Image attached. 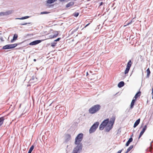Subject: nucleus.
I'll return each mask as SVG.
<instances>
[{"label":"nucleus","mask_w":153,"mask_h":153,"mask_svg":"<svg viewBox=\"0 0 153 153\" xmlns=\"http://www.w3.org/2000/svg\"><path fill=\"white\" fill-rule=\"evenodd\" d=\"M83 137V134L82 133L78 134L75 140L74 144L76 146L74 148L72 153L80 152L82 150L83 145L81 143Z\"/></svg>","instance_id":"f257e3e1"},{"label":"nucleus","mask_w":153,"mask_h":153,"mask_svg":"<svg viewBox=\"0 0 153 153\" xmlns=\"http://www.w3.org/2000/svg\"><path fill=\"white\" fill-rule=\"evenodd\" d=\"M101 108V106L99 104L94 105L89 109V112L91 114H94L98 112L100 109Z\"/></svg>","instance_id":"f03ea898"},{"label":"nucleus","mask_w":153,"mask_h":153,"mask_svg":"<svg viewBox=\"0 0 153 153\" xmlns=\"http://www.w3.org/2000/svg\"><path fill=\"white\" fill-rule=\"evenodd\" d=\"M99 124V122L95 123L90 128L89 130V133L91 134L94 132L98 128Z\"/></svg>","instance_id":"7ed1b4c3"},{"label":"nucleus","mask_w":153,"mask_h":153,"mask_svg":"<svg viewBox=\"0 0 153 153\" xmlns=\"http://www.w3.org/2000/svg\"><path fill=\"white\" fill-rule=\"evenodd\" d=\"M20 43H18L13 44H9L6 45L3 47L2 49H12L16 47L18 45H19Z\"/></svg>","instance_id":"20e7f679"},{"label":"nucleus","mask_w":153,"mask_h":153,"mask_svg":"<svg viewBox=\"0 0 153 153\" xmlns=\"http://www.w3.org/2000/svg\"><path fill=\"white\" fill-rule=\"evenodd\" d=\"M42 40H36L30 42L29 44V45H35L40 43L42 42Z\"/></svg>","instance_id":"39448f33"},{"label":"nucleus","mask_w":153,"mask_h":153,"mask_svg":"<svg viewBox=\"0 0 153 153\" xmlns=\"http://www.w3.org/2000/svg\"><path fill=\"white\" fill-rule=\"evenodd\" d=\"M115 120V117L113 116L109 120L108 124L113 126Z\"/></svg>","instance_id":"423d86ee"},{"label":"nucleus","mask_w":153,"mask_h":153,"mask_svg":"<svg viewBox=\"0 0 153 153\" xmlns=\"http://www.w3.org/2000/svg\"><path fill=\"white\" fill-rule=\"evenodd\" d=\"M113 127V126L111 125H110L108 123L107 125L106 126V127L105 128V131L107 132L109 131H110L112 128Z\"/></svg>","instance_id":"0eeeda50"},{"label":"nucleus","mask_w":153,"mask_h":153,"mask_svg":"<svg viewBox=\"0 0 153 153\" xmlns=\"http://www.w3.org/2000/svg\"><path fill=\"white\" fill-rule=\"evenodd\" d=\"M147 127L146 125H145L144 126V127H143V128L142 129V130L140 132V135H139V137H138V139H139L143 135V134H144V133L145 132V131Z\"/></svg>","instance_id":"6e6552de"},{"label":"nucleus","mask_w":153,"mask_h":153,"mask_svg":"<svg viewBox=\"0 0 153 153\" xmlns=\"http://www.w3.org/2000/svg\"><path fill=\"white\" fill-rule=\"evenodd\" d=\"M71 139V135L68 134H67L65 136V142L67 143Z\"/></svg>","instance_id":"1a4fd4ad"},{"label":"nucleus","mask_w":153,"mask_h":153,"mask_svg":"<svg viewBox=\"0 0 153 153\" xmlns=\"http://www.w3.org/2000/svg\"><path fill=\"white\" fill-rule=\"evenodd\" d=\"M109 122V119L107 118L104 120L102 123L104 125L105 127H106L108 124Z\"/></svg>","instance_id":"9d476101"},{"label":"nucleus","mask_w":153,"mask_h":153,"mask_svg":"<svg viewBox=\"0 0 153 153\" xmlns=\"http://www.w3.org/2000/svg\"><path fill=\"white\" fill-rule=\"evenodd\" d=\"M37 80V78L35 76H33L30 80V82L31 83H33L36 82Z\"/></svg>","instance_id":"9b49d317"},{"label":"nucleus","mask_w":153,"mask_h":153,"mask_svg":"<svg viewBox=\"0 0 153 153\" xmlns=\"http://www.w3.org/2000/svg\"><path fill=\"white\" fill-rule=\"evenodd\" d=\"M133 140V138H132V137H130L129 139L128 140V141H127L126 143V144H125L126 146H128L129 145L130 143Z\"/></svg>","instance_id":"f8f14e48"},{"label":"nucleus","mask_w":153,"mask_h":153,"mask_svg":"<svg viewBox=\"0 0 153 153\" xmlns=\"http://www.w3.org/2000/svg\"><path fill=\"white\" fill-rule=\"evenodd\" d=\"M140 119L139 118L138 119H137L134 123L133 127L134 128H135L139 124V123H140Z\"/></svg>","instance_id":"ddd939ff"},{"label":"nucleus","mask_w":153,"mask_h":153,"mask_svg":"<svg viewBox=\"0 0 153 153\" xmlns=\"http://www.w3.org/2000/svg\"><path fill=\"white\" fill-rule=\"evenodd\" d=\"M18 37V35L16 34H15L13 37V39L11 40V42H13L14 41L16 40Z\"/></svg>","instance_id":"4468645a"},{"label":"nucleus","mask_w":153,"mask_h":153,"mask_svg":"<svg viewBox=\"0 0 153 153\" xmlns=\"http://www.w3.org/2000/svg\"><path fill=\"white\" fill-rule=\"evenodd\" d=\"M124 85V82L123 81H121L118 83L117 86L119 88H121Z\"/></svg>","instance_id":"2eb2a0df"},{"label":"nucleus","mask_w":153,"mask_h":153,"mask_svg":"<svg viewBox=\"0 0 153 153\" xmlns=\"http://www.w3.org/2000/svg\"><path fill=\"white\" fill-rule=\"evenodd\" d=\"M135 101H136L135 99H133L132 100V101L131 103V105H130V108L131 109H132L133 108Z\"/></svg>","instance_id":"dca6fc26"},{"label":"nucleus","mask_w":153,"mask_h":153,"mask_svg":"<svg viewBox=\"0 0 153 153\" xmlns=\"http://www.w3.org/2000/svg\"><path fill=\"white\" fill-rule=\"evenodd\" d=\"M74 2H73V1L70 2L66 4V7L67 8L73 5H74Z\"/></svg>","instance_id":"f3484780"},{"label":"nucleus","mask_w":153,"mask_h":153,"mask_svg":"<svg viewBox=\"0 0 153 153\" xmlns=\"http://www.w3.org/2000/svg\"><path fill=\"white\" fill-rule=\"evenodd\" d=\"M141 92L140 91H139L137 92L135 95L134 98H135V99H136L138 97L140 96L141 94Z\"/></svg>","instance_id":"a211bd4d"},{"label":"nucleus","mask_w":153,"mask_h":153,"mask_svg":"<svg viewBox=\"0 0 153 153\" xmlns=\"http://www.w3.org/2000/svg\"><path fill=\"white\" fill-rule=\"evenodd\" d=\"M132 65V62L131 60H129L127 63L126 67L130 68Z\"/></svg>","instance_id":"6ab92c4d"},{"label":"nucleus","mask_w":153,"mask_h":153,"mask_svg":"<svg viewBox=\"0 0 153 153\" xmlns=\"http://www.w3.org/2000/svg\"><path fill=\"white\" fill-rule=\"evenodd\" d=\"M12 10H8L5 12H4V15L5 16H7L11 14L12 13Z\"/></svg>","instance_id":"aec40b11"},{"label":"nucleus","mask_w":153,"mask_h":153,"mask_svg":"<svg viewBox=\"0 0 153 153\" xmlns=\"http://www.w3.org/2000/svg\"><path fill=\"white\" fill-rule=\"evenodd\" d=\"M4 120V117H0V126L3 124Z\"/></svg>","instance_id":"412c9836"},{"label":"nucleus","mask_w":153,"mask_h":153,"mask_svg":"<svg viewBox=\"0 0 153 153\" xmlns=\"http://www.w3.org/2000/svg\"><path fill=\"white\" fill-rule=\"evenodd\" d=\"M146 71L147 72V74L146 75V78H149V77L150 74L151 73V72L150 71L149 68H148L147 70Z\"/></svg>","instance_id":"4be33fe9"},{"label":"nucleus","mask_w":153,"mask_h":153,"mask_svg":"<svg viewBox=\"0 0 153 153\" xmlns=\"http://www.w3.org/2000/svg\"><path fill=\"white\" fill-rule=\"evenodd\" d=\"M29 17H30V16H23V17H22L21 18H16V19H20V20H22V19H26L28 18Z\"/></svg>","instance_id":"5701e85b"},{"label":"nucleus","mask_w":153,"mask_h":153,"mask_svg":"<svg viewBox=\"0 0 153 153\" xmlns=\"http://www.w3.org/2000/svg\"><path fill=\"white\" fill-rule=\"evenodd\" d=\"M133 146L131 145L127 149L126 151L125 152V153H128L129 151H130L133 148Z\"/></svg>","instance_id":"b1692460"},{"label":"nucleus","mask_w":153,"mask_h":153,"mask_svg":"<svg viewBox=\"0 0 153 153\" xmlns=\"http://www.w3.org/2000/svg\"><path fill=\"white\" fill-rule=\"evenodd\" d=\"M105 127V126L101 123L100 125L99 129L100 130H102Z\"/></svg>","instance_id":"393cba45"},{"label":"nucleus","mask_w":153,"mask_h":153,"mask_svg":"<svg viewBox=\"0 0 153 153\" xmlns=\"http://www.w3.org/2000/svg\"><path fill=\"white\" fill-rule=\"evenodd\" d=\"M34 148V146L33 145H32L30 148L28 153H31V152Z\"/></svg>","instance_id":"a878e982"},{"label":"nucleus","mask_w":153,"mask_h":153,"mask_svg":"<svg viewBox=\"0 0 153 153\" xmlns=\"http://www.w3.org/2000/svg\"><path fill=\"white\" fill-rule=\"evenodd\" d=\"M57 0H48L47 1V2L48 4H50L54 3Z\"/></svg>","instance_id":"bb28decb"},{"label":"nucleus","mask_w":153,"mask_h":153,"mask_svg":"<svg viewBox=\"0 0 153 153\" xmlns=\"http://www.w3.org/2000/svg\"><path fill=\"white\" fill-rule=\"evenodd\" d=\"M130 68L126 67L124 72L125 74H128L130 70Z\"/></svg>","instance_id":"cd10ccee"},{"label":"nucleus","mask_w":153,"mask_h":153,"mask_svg":"<svg viewBox=\"0 0 153 153\" xmlns=\"http://www.w3.org/2000/svg\"><path fill=\"white\" fill-rule=\"evenodd\" d=\"M55 32V33L53 35V38L56 37L58 35V33L57 31H56Z\"/></svg>","instance_id":"c85d7f7f"},{"label":"nucleus","mask_w":153,"mask_h":153,"mask_svg":"<svg viewBox=\"0 0 153 153\" xmlns=\"http://www.w3.org/2000/svg\"><path fill=\"white\" fill-rule=\"evenodd\" d=\"M57 44L56 42H54V41L51 43V46L52 47H55L56 44Z\"/></svg>","instance_id":"c756f323"},{"label":"nucleus","mask_w":153,"mask_h":153,"mask_svg":"<svg viewBox=\"0 0 153 153\" xmlns=\"http://www.w3.org/2000/svg\"><path fill=\"white\" fill-rule=\"evenodd\" d=\"M32 23L31 22H28V23H21L20 24V25H27V24H31Z\"/></svg>","instance_id":"7c9ffc66"},{"label":"nucleus","mask_w":153,"mask_h":153,"mask_svg":"<svg viewBox=\"0 0 153 153\" xmlns=\"http://www.w3.org/2000/svg\"><path fill=\"white\" fill-rule=\"evenodd\" d=\"M79 13L75 12L73 14V15L74 16L76 17H77L79 16Z\"/></svg>","instance_id":"2f4dec72"},{"label":"nucleus","mask_w":153,"mask_h":153,"mask_svg":"<svg viewBox=\"0 0 153 153\" xmlns=\"http://www.w3.org/2000/svg\"><path fill=\"white\" fill-rule=\"evenodd\" d=\"M49 12L47 11H43L41 12L40 14H46L49 13Z\"/></svg>","instance_id":"473e14b6"},{"label":"nucleus","mask_w":153,"mask_h":153,"mask_svg":"<svg viewBox=\"0 0 153 153\" xmlns=\"http://www.w3.org/2000/svg\"><path fill=\"white\" fill-rule=\"evenodd\" d=\"M61 39V38H58L57 39H56L54 40V41L55 42H56L59 41L60 40V39Z\"/></svg>","instance_id":"72a5a7b5"},{"label":"nucleus","mask_w":153,"mask_h":153,"mask_svg":"<svg viewBox=\"0 0 153 153\" xmlns=\"http://www.w3.org/2000/svg\"><path fill=\"white\" fill-rule=\"evenodd\" d=\"M78 29H79V27H76V29H74L73 30V32L75 33V32H76V31H77L78 30Z\"/></svg>","instance_id":"f704fd0d"},{"label":"nucleus","mask_w":153,"mask_h":153,"mask_svg":"<svg viewBox=\"0 0 153 153\" xmlns=\"http://www.w3.org/2000/svg\"><path fill=\"white\" fill-rule=\"evenodd\" d=\"M132 21H131V22H129L126 25H125L124 26H127V25H130V24H131L132 23Z\"/></svg>","instance_id":"c9c22d12"},{"label":"nucleus","mask_w":153,"mask_h":153,"mask_svg":"<svg viewBox=\"0 0 153 153\" xmlns=\"http://www.w3.org/2000/svg\"><path fill=\"white\" fill-rule=\"evenodd\" d=\"M4 12L0 13V16H4Z\"/></svg>","instance_id":"e433bc0d"},{"label":"nucleus","mask_w":153,"mask_h":153,"mask_svg":"<svg viewBox=\"0 0 153 153\" xmlns=\"http://www.w3.org/2000/svg\"><path fill=\"white\" fill-rule=\"evenodd\" d=\"M53 35H50L49 36V37H50V38L51 39H52V38H53Z\"/></svg>","instance_id":"4c0bfd02"},{"label":"nucleus","mask_w":153,"mask_h":153,"mask_svg":"<svg viewBox=\"0 0 153 153\" xmlns=\"http://www.w3.org/2000/svg\"><path fill=\"white\" fill-rule=\"evenodd\" d=\"M103 2H101L100 3V5L99 6H101L103 4Z\"/></svg>","instance_id":"58836bf2"},{"label":"nucleus","mask_w":153,"mask_h":153,"mask_svg":"<svg viewBox=\"0 0 153 153\" xmlns=\"http://www.w3.org/2000/svg\"><path fill=\"white\" fill-rule=\"evenodd\" d=\"M90 24V23H88V24H87L84 27H87V26H88L89 25V24Z\"/></svg>","instance_id":"ea45409f"},{"label":"nucleus","mask_w":153,"mask_h":153,"mask_svg":"<svg viewBox=\"0 0 153 153\" xmlns=\"http://www.w3.org/2000/svg\"><path fill=\"white\" fill-rule=\"evenodd\" d=\"M0 39L2 41H3V38L2 37L0 38Z\"/></svg>","instance_id":"a19ab883"},{"label":"nucleus","mask_w":153,"mask_h":153,"mask_svg":"<svg viewBox=\"0 0 153 153\" xmlns=\"http://www.w3.org/2000/svg\"><path fill=\"white\" fill-rule=\"evenodd\" d=\"M88 72H87L86 73V76H88Z\"/></svg>","instance_id":"79ce46f5"},{"label":"nucleus","mask_w":153,"mask_h":153,"mask_svg":"<svg viewBox=\"0 0 153 153\" xmlns=\"http://www.w3.org/2000/svg\"><path fill=\"white\" fill-rule=\"evenodd\" d=\"M74 32H73V31H72L71 32V34H73Z\"/></svg>","instance_id":"37998d69"},{"label":"nucleus","mask_w":153,"mask_h":153,"mask_svg":"<svg viewBox=\"0 0 153 153\" xmlns=\"http://www.w3.org/2000/svg\"><path fill=\"white\" fill-rule=\"evenodd\" d=\"M36 59H33V61H34V62H36Z\"/></svg>","instance_id":"c03bdc74"},{"label":"nucleus","mask_w":153,"mask_h":153,"mask_svg":"<svg viewBox=\"0 0 153 153\" xmlns=\"http://www.w3.org/2000/svg\"><path fill=\"white\" fill-rule=\"evenodd\" d=\"M153 141H152V142L151 143H150L151 146V145H152V143H153Z\"/></svg>","instance_id":"a18cd8bd"},{"label":"nucleus","mask_w":153,"mask_h":153,"mask_svg":"<svg viewBox=\"0 0 153 153\" xmlns=\"http://www.w3.org/2000/svg\"><path fill=\"white\" fill-rule=\"evenodd\" d=\"M152 95H153V91H152Z\"/></svg>","instance_id":"49530a36"},{"label":"nucleus","mask_w":153,"mask_h":153,"mask_svg":"<svg viewBox=\"0 0 153 153\" xmlns=\"http://www.w3.org/2000/svg\"><path fill=\"white\" fill-rule=\"evenodd\" d=\"M152 91H153V87H152Z\"/></svg>","instance_id":"de8ad7c7"},{"label":"nucleus","mask_w":153,"mask_h":153,"mask_svg":"<svg viewBox=\"0 0 153 153\" xmlns=\"http://www.w3.org/2000/svg\"><path fill=\"white\" fill-rule=\"evenodd\" d=\"M152 99H153V95H152Z\"/></svg>","instance_id":"09e8293b"},{"label":"nucleus","mask_w":153,"mask_h":153,"mask_svg":"<svg viewBox=\"0 0 153 153\" xmlns=\"http://www.w3.org/2000/svg\"><path fill=\"white\" fill-rule=\"evenodd\" d=\"M133 134H132V135H131V137H132V136H133Z\"/></svg>","instance_id":"8fccbe9b"},{"label":"nucleus","mask_w":153,"mask_h":153,"mask_svg":"<svg viewBox=\"0 0 153 153\" xmlns=\"http://www.w3.org/2000/svg\"><path fill=\"white\" fill-rule=\"evenodd\" d=\"M148 102V100L147 101V103Z\"/></svg>","instance_id":"3c124183"},{"label":"nucleus","mask_w":153,"mask_h":153,"mask_svg":"<svg viewBox=\"0 0 153 153\" xmlns=\"http://www.w3.org/2000/svg\"><path fill=\"white\" fill-rule=\"evenodd\" d=\"M51 104H52V103H51V104L49 105V106L51 105Z\"/></svg>","instance_id":"603ef678"}]
</instances>
